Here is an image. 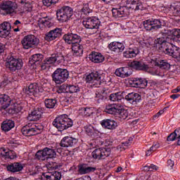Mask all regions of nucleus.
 I'll list each match as a JSON object with an SVG mask.
<instances>
[{
  "label": "nucleus",
  "instance_id": "nucleus-39",
  "mask_svg": "<svg viewBox=\"0 0 180 180\" xmlns=\"http://www.w3.org/2000/svg\"><path fill=\"white\" fill-rule=\"evenodd\" d=\"M22 133L24 136H26L27 137H30L32 136H37V134H36V130H34V127H30L27 125L24 126L22 129Z\"/></svg>",
  "mask_w": 180,
  "mask_h": 180
},
{
  "label": "nucleus",
  "instance_id": "nucleus-29",
  "mask_svg": "<svg viewBox=\"0 0 180 180\" xmlns=\"http://www.w3.org/2000/svg\"><path fill=\"white\" fill-rule=\"evenodd\" d=\"M117 77H120L121 78H127V77H130L131 72L130 69L127 67H122L117 68L115 72Z\"/></svg>",
  "mask_w": 180,
  "mask_h": 180
},
{
  "label": "nucleus",
  "instance_id": "nucleus-54",
  "mask_svg": "<svg viewBox=\"0 0 180 180\" xmlns=\"http://www.w3.org/2000/svg\"><path fill=\"white\" fill-rule=\"evenodd\" d=\"M58 94H68V84H62L58 90Z\"/></svg>",
  "mask_w": 180,
  "mask_h": 180
},
{
  "label": "nucleus",
  "instance_id": "nucleus-43",
  "mask_svg": "<svg viewBox=\"0 0 180 180\" xmlns=\"http://www.w3.org/2000/svg\"><path fill=\"white\" fill-rule=\"evenodd\" d=\"M39 23L41 25H43L44 26H45V27H52V26H54V22L53 21V18H44L43 19H41L39 20Z\"/></svg>",
  "mask_w": 180,
  "mask_h": 180
},
{
  "label": "nucleus",
  "instance_id": "nucleus-16",
  "mask_svg": "<svg viewBox=\"0 0 180 180\" xmlns=\"http://www.w3.org/2000/svg\"><path fill=\"white\" fill-rule=\"evenodd\" d=\"M164 54L170 56L173 58H180V49L176 46H172L171 47H165L163 49Z\"/></svg>",
  "mask_w": 180,
  "mask_h": 180
},
{
  "label": "nucleus",
  "instance_id": "nucleus-19",
  "mask_svg": "<svg viewBox=\"0 0 180 180\" xmlns=\"http://www.w3.org/2000/svg\"><path fill=\"white\" fill-rule=\"evenodd\" d=\"M124 99L131 105H137L141 102V96L139 93L131 92L126 95Z\"/></svg>",
  "mask_w": 180,
  "mask_h": 180
},
{
  "label": "nucleus",
  "instance_id": "nucleus-1",
  "mask_svg": "<svg viewBox=\"0 0 180 180\" xmlns=\"http://www.w3.org/2000/svg\"><path fill=\"white\" fill-rule=\"evenodd\" d=\"M54 127H56L60 131L67 130L70 127H72L73 122L71 118L68 117L67 115H61L57 117L52 123Z\"/></svg>",
  "mask_w": 180,
  "mask_h": 180
},
{
  "label": "nucleus",
  "instance_id": "nucleus-9",
  "mask_svg": "<svg viewBox=\"0 0 180 180\" xmlns=\"http://www.w3.org/2000/svg\"><path fill=\"white\" fill-rule=\"evenodd\" d=\"M162 34H165V37H169L172 41L174 43H180V30L173 29L168 30V28L165 29L161 31Z\"/></svg>",
  "mask_w": 180,
  "mask_h": 180
},
{
  "label": "nucleus",
  "instance_id": "nucleus-49",
  "mask_svg": "<svg viewBox=\"0 0 180 180\" xmlns=\"http://www.w3.org/2000/svg\"><path fill=\"white\" fill-rule=\"evenodd\" d=\"M159 67L162 70H169L171 65L167 60H162L159 63Z\"/></svg>",
  "mask_w": 180,
  "mask_h": 180
},
{
  "label": "nucleus",
  "instance_id": "nucleus-20",
  "mask_svg": "<svg viewBox=\"0 0 180 180\" xmlns=\"http://www.w3.org/2000/svg\"><path fill=\"white\" fill-rule=\"evenodd\" d=\"M129 67L136 71H148V65L141 60H134L129 63Z\"/></svg>",
  "mask_w": 180,
  "mask_h": 180
},
{
  "label": "nucleus",
  "instance_id": "nucleus-18",
  "mask_svg": "<svg viewBox=\"0 0 180 180\" xmlns=\"http://www.w3.org/2000/svg\"><path fill=\"white\" fill-rule=\"evenodd\" d=\"M11 30L12 25H11L9 22H4L0 24V37L6 39V37L11 34Z\"/></svg>",
  "mask_w": 180,
  "mask_h": 180
},
{
  "label": "nucleus",
  "instance_id": "nucleus-14",
  "mask_svg": "<svg viewBox=\"0 0 180 180\" xmlns=\"http://www.w3.org/2000/svg\"><path fill=\"white\" fill-rule=\"evenodd\" d=\"M63 39L65 41V43L71 44V46L78 44L82 41L81 36L74 33H68L63 36Z\"/></svg>",
  "mask_w": 180,
  "mask_h": 180
},
{
  "label": "nucleus",
  "instance_id": "nucleus-62",
  "mask_svg": "<svg viewBox=\"0 0 180 180\" xmlns=\"http://www.w3.org/2000/svg\"><path fill=\"white\" fill-rule=\"evenodd\" d=\"M162 113H164V110H160L157 114H155V115L153 116V117H154V118L160 117V116L162 115Z\"/></svg>",
  "mask_w": 180,
  "mask_h": 180
},
{
  "label": "nucleus",
  "instance_id": "nucleus-11",
  "mask_svg": "<svg viewBox=\"0 0 180 180\" xmlns=\"http://www.w3.org/2000/svg\"><path fill=\"white\" fill-rule=\"evenodd\" d=\"M6 65L10 71L15 72L16 70H20L23 67V61L20 58L11 57L6 62Z\"/></svg>",
  "mask_w": 180,
  "mask_h": 180
},
{
  "label": "nucleus",
  "instance_id": "nucleus-51",
  "mask_svg": "<svg viewBox=\"0 0 180 180\" xmlns=\"http://www.w3.org/2000/svg\"><path fill=\"white\" fill-rule=\"evenodd\" d=\"M95 101L98 103H102V102H104V101H106V96H103V94H96L95 97Z\"/></svg>",
  "mask_w": 180,
  "mask_h": 180
},
{
  "label": "nucleus",
  "instance_id": "nucleus-33",
  "mask_svg": "<svg viewBox=\"0 0 180 180\" xmlns=\"http://www.w3.org/2000/svg\"><path fill=\"white\" fill-rule=\"evenodd\" d=\"M43 58H44L43 54L36 53L30 57L29 63L31 65H39L43 61Z\"/></svg>",
  "mask_w": 180,
  "mask_h": 180
},
{
  "label": "nucleus",
  "instance_id": "nucleus-10",
  "mask_svg": "<svg viewBox=\"0 0 180 180\" xmlns=\"http://www.w3.org/2000/svg\"><path fill=\"white\" fill-rule=\"evenodd\" d=\"M174 41H171L169 37H159L154 41V45L158 47L159 46V51L160 53H165L164 49L166 47H169L168 45L174 44Z\"/></svg>",
  "mask_w": 180,
  "mask_h": 180
},
{
  "label": "nucleus",
  "instance_id": "nucleus-47",
  "mask_svg": "<svg viewBox=\"0 0 180 180\" xmlns=\"http://www.w3.org/2000/svg\"><path fill=\"white\" fill-rule=\"evenodd\" d=\"M81 113L82 116H84L85 117H89V116L94 113V111L89 108H83L81 110Z\"/></svg>",
  "mask_w": 180,
  "mask_h": 180
},
{
  "label": "nucleus",
  "instance_id": "nucleus-7",
  "mask_svg": "<svg viewBox=\"0 0 180 180\" xmlns=\"http://www.w3.org/2000/svg\"><path fill=\"white\" fill-rule=\"evenodd\" d=\"M23 49L25 50H29V49H34L39 46L40 41L36 36L33 34H30L24 37L21 41Z\"/></svg>",
  "mask_w": 180,
  "mask_h": 180
},
{
  "label": "nucleus",
  "instance_id": "nucleus-45",
  "mask_svg": "<svg viewBox=\"0 0 180 180\" xmlns=\"http://www.w3.org/2000/svg\"><path fill=\"white\" fill-rule=\"evenodd\" d=\"M61 167H63V165L57 162H49L46 164V167L48 168L49 171H54L58 169V168H61Z\"/></svg>",
  "mask_w": 180,
  "mask_h": 180
},
{
  "label": "nucleus",
  "instance_id": "nucleus-37",
  "mask_svg": "<svg viewBox=\"0 0 180 180\" xmlns=\"http://www.w3.org/2000/svg\"><path fill=\"white\" fill-rule=\"evenodd\" d=\"M15 127V122L12 120H6L1 123V129L3 131H9Z\"/></svg>",
  "mask_w": 180,
  "mask_h": 180
},
{
  "label": "nucleus",
  "instance_id": "nucleus-64",
  "mask_svg": "<svg viewBox=\"0 0 180 180\" xmlns=\"http://www.w3.org/2000/svg\"><path fill=\"white\" fill-rule=\"evenodd\" d=\"M5 180H19V179L16 178V177H8L7 179H6Z\"/></svg>",
  "mask_w": 180,
  "mask_h": 180
},
{
  "label": "nucleus",
  "instance_id": "nucleus-41",
  "mask_svg": "<svg viewBox=\"0 0 180 180\" xmlns=\"http://www.w3.org/2000/svg\"><path fill=\"white\" fill-rule=\"evenodd\" d=\"M37 92H39V84L37 83L30 84L26 90V94L30 96L35 95Z\"/></svg>",
  "mask_w": 180,
  "mask_h": 180
},
{
  "label": "nucleus",
  "instance_id": "nucleus-12",
  "mask_svg": "<svg viewBox=\"0 0 180 180\" xmlns=\"http://www.w3.org/2000/svg\"><path fill=\"white\" fill-rule=\"evenodd\" d=\"M82 24L86 29H98L101 25V21L96 17H89L85 18L83 20Z\"/></svg>",
  "mask_w": 180,
  "mask_h": 180
},
{
  "label": "nucleus",
  "instance_id": "nucleus-24",
  "mask_svg": "<svg viewBox=\"0 0 180 180\" xmlns=\"http://www.w3.org/2000/svg\"><path fill=\"white\" fill-rule=\"evenodd\" d=\"M108 49L117 54H120L124 50V45L120 42L113 41L108 44Z\"/></svg>",
  "mask_w": 180,
  "mask_h": 180
},
{
  "label": "nucleus",
  "instance_id": "nucleus-3",
  "mask_svg": "<svg viewBox=\"0 0 180 180\" xmlns=\"http://www.w3.org/2000/svg\"><path fill=\"white\" fill-rule=\"evenodd\" d=\"M37 160L39 161H49L51 158H56L57 157V153L56 150L46 147L42 150H39L35 154Z\"/></svg>",
  "mask_w": 180,
  "mask_h": 180
},
{
  "label": "nucleus",
  "instance_id": "nucleus-57",
  "mask_svg": "<svg viewBox=\"0 0 180 180\" xmlns=\"http://www.w3.org/2000/svg\"><path fill=\"white\" fill-rule=\"evenodd\" d=\"M176 136H175V134L172 132L167 136V141H175L176 140Z\"/></svg>",
  "mask_w": 180,
  "mask_h": 180
},
{
  "label": "nucleus",
  "instance_id": "nucleus-31",
  "mask_svg": "<svg viewBox=\"0 0 180 180\" xmlns=\"http://www.w3.org/2000/svg\"><path fill=\"white\" fill-rule=\"evenodd\" d=\"M127 4L130 5V8L134 11H143L144 9L143 3L140 0H127Z\"/></svg>",
  "mask_w": 180,
  "mask_h": 180
},
{
  "label": "nucleus",
  "instance_id": "nucleus-63",
  "mask_svg": "<svg viewBox=\"0 0 180 180\" xmlns=\"http://www.w3.org/2000/svg\"><path fill=\"white\" fill-rule=\"evenodd\" d=\"M179 96L180 94H172V96H170V98H172V99H178Z\"/></svg>",
  "mask_w": 180,
  "mask_h": 180
},
{
  "label": "nucleus",
  "instance_id": "nucleus-36",
  "mask_svg": "<svg viewBox=\"0 0 180 180\" xmlns=\"http://www.w3.org/2000/svg\"><path fill=\"white\" fill-rule=\"evenodd\" d=\"M119 106L117 104H110L105 106V112L108 113L109 115H115V116L117 115V112H119Z\"/></svg>",
  "mask_w": 180,
  "mask_h": 180
},
{
  "label": "nucleus",
  "instance_id": "nucleus-55",
  "mask_svg": "<svg viewBox=\"0 0 180 180\" xmlns=\"http://www.w3.org/2000/svg\"><path fill=\"white\" fill-rule=\"evenodd\" d=\"M20 2V4H24L25 11H26L27 12H30L32 11V4H30V3L25 2L23 0H21Z\"/></svg>",
  "mask_w": 180,
  "mask_h": 180
},
{
  "label": "nucleus",
  "instance_id": "nucleus-25",
  "mask_svg": "<svg viewBox=\"0 0 180 180\" xmlns=\"http://www.w3.org/2000/svg\"><path fill=\"white\" fill-rule=\"evenodd\" d=\"M6 169L8 172H12L13 174L20 172L23 169V164L19 162L10 163L6 165Z\"/></svg>",
  "mask_w": 180,
  "mask_h": 180
},
{
  "label": "nucleus",
  "instance_id": "nucleus-17",
  "mask_svg": "<svg viewBox=\"0 0 180 180\" xmlns=\"http://www.w3.org/2000/svg\"><path fill=\"white\" fill-rule=\"evenodd\" d=\"M148 84V81L143 78L134 77L129 80V85L133 88H144Z\"/></svg>",
  "mask_w": 180,
  "mask_h": 180
},
{
  "label": "nucleus",
  "instance_id": "nucleus-8",
  "mask_svg": "<svg viewBox=\"0 0 180 180\" xmlns=\"http://www.w3.org/2000/svg\"><path fill=\"white\" fill-rule=\"evenodd\" d=\"M0 9L4 11L6 15H12L16 13L18 9V4L13 1H6L0 4Z\"/></svg>",
  "mask_w": 180,
  "mask_h": 180
},
{
  "label": "nucleus",
  "instance_id": "nucleus-2",
  "mask_svg": "<svg viewBox=\"0 0 180 180\" xmlns=\"http://www.w3.org/2000/svg\"><path fill=\"white\" fill-rule=\"evenodd\" d=\"M74 9L68 6H64L56 11V19L60 23H65L72 19Z\"/></svg>",
  "mask_w": 180,
  "mask_h": 180
},
{
  "label": "nucleus",
  "instance_id": "nucleus-59",
  "mask_svg": "<svg viewBox=\"0 0 180 180\" xmlns=\"http://www.w3.org/2000/svg\"><path fill=\"white\" fill-rule=\"evenodd\" d=\"M150 151H155L158 148H160V143H155L150 148Z\"/></svg>",
  "mask_w": 180,
  "mask_h": 180
},
{
  "label": "nucleus",
  "instance_id": "nucleus-60",
  "mask_svg": "<svg viewBox=\"0 0 180 180\" xmlns=\"http://www.w3.org/2000/svg\"><path fill=\"white\" fill-rule=\"evenodd\" d=\"M174 135L176 136V138L179 140L180 139V128L176 129L174 131Z\"/></svg>",
  "mask_w": 180,
  "mask_h": 180
},
{
  "label": "nucleus",
  "instance_id": "nucleus-53",
  "mask_svg": "<svg viewBox=\"0 0 180 180\" xmlns=\"http://www.w3.org/2000/svg\"><path fill=\"white\" fill-rule=\"evenodd\" d=\"M82 12L84 15H89V13L92 12V9L89 8V4H84L83 8H82Z\"/></svg>",
  "mask_w": 180,
  "mask_h": 180
},
{
  "label": "nucleus",
  "instance_id": "nucleus-30",
  "mask_svg": "<svg viewBox=\"0 0 180 180\" xmlns=\"http://www.w3.org/2000/svg\"><path fill=\"white\" fill-rule=\"evenodd\" d=\"M101 124L102 127L108 129L109 130H113L117 127V123L115 122V120L110 119L103 120L101 122Z\"/></svg>",
  "mask_w": 180,
  "mask_h": 180
},
{
  "label": "nucleus",
  "instance_id": "nucleus-44",
  "mask_svg": "<svg viewBox=\"0 0 180 180\" xmlns=\"http://www.w3.org/2000/svg\"><path fill=\"white\" fill-rule=\"evenodd\" d=\"M45 106L48 109H54L57 105V100L53 98H46L44 101Z\"/></svg>",
  "mask_w": 180,
  "mask_h": 180
},
{
  "label": "nucleus",
  "instance_id": "nucleus-34",
  "mask_svg": "<svg viewBox=\"0 0 180 180\" xmlns=\"http://www.w3.org/2000/svg\"><path fill=\"white\" fill-rule=\"evenodd\" d=\"M140 50L139 48L134 47V49H129L123 53L124 57L125 58H134V57L137 56V54H139Z\"/></svg>",
  "mask_w": 180,
  "mask_h": 180
},
{
  "label": "nucleus",
  "instance_id": "nucleus-58",
  "mask_svg": "<svg viewBox=\"0 0 180 180\" xmlns=\"http://www.w3.org/2000/svg\"><path fill=\"white\" fill-rule=\"evenodd\" d=\"M34 129L35 130V131H36L35 133L37 134H40L41 133V130H43V127H41V126H39V127L34 126Z\"/></svg>",
  "mask_w": 180,
  "mask_h": 180
},
{
  "label": "nucleus",
  "instance_id": "nucleus-15",
  "mask_svg": "<svg viewBox=\"0 0 180 180\" xmlns=\"http://www.w3.org/2000/svg\"><path fill=\"white\" fill-rule=\"evenodd\" d=\"M62 33L63 30L61 28L56 27L45 34L44 39L46 41H53V40H56V39L61 37Z\"/></svg>",
  "mask_w": 180,
  "mask_h": 180
},
{
  "label": "nucleus",
  "instance_id": "nucleus-48",
  "mask_svg": "<svg viewBox=\"0 0 180 180\" xmlns=\"http://www.w3.org/2000/svg\"><path fill=\"white\" fill-rule=\"evenodd\" d=\"M81 89L78 85H68V94H77V92H79Z\"/></svg>",
  "mask_w": 180,
  "mask_h": 180
},
{
  "label": "nucleus",
  "instance_id": "nucleus-38",
  "mask_svg": "<svg viewBox=\"0 0 180 180\" xmlns=\"http://www.w3.org/2000/svg\"><path fill=\"white\" fill-rule=\"evenodd\" d=\"M109 99L112 102H120L122 99H124V91L112 93L110 95Z\"/></svg>",
  "mask_w": 180,
  "mask_h": 180
},
{
  "label": "nucleus",
  "instance_id": "nucleus-26",
  "mask_svg": "<svg viewBox=\"0 0 180 180\" xmlns=\"http://www.w3.org/2000/svg\"><path fill=\"white\" fill-rule=\"evenodd\" d=\"M90 61L94 63L95 64H99L105 61V56L99 52L93 51L89 56Z\"/></svg>",
  "mask_w": 180,
  "mask_h": 180
},
{
  "label": "nucleus",
  "instance_id": "nucleus-56",
  "mask_svg": "<svg viewBox=\"0 0 180 180\" xmlns=\"http://www.w3.org/2000/svg\"><path fill=\"white\" fill-rule=\"evenodd\" d=\"M146 171H157L158 169V167L154 165H150L149 167H145Z\"/></svg>",
  "mask_w": 180,
  "mask_h": 180
},
{
  "label": "nucleus",
  "instance_id": "nucleus-50",
  "mask_svg": "<svg viewBox=\"0 0 180 180\" xmlns=\"http://www.w3.org/2000/svg\"><path fill=\"white\" fill-rule=\"evenodd\" d=\"M55 56L56 62L60 64L64 61V56L61 53H53Z\"/></svg>",
  "mask_w": 180,
  "mask_h": 180
},
{
  "label": "nucleus",
  "instance_id": "nucleus-5",
  "mask_svg": "<svg viewBox=\"0 0 180 180\" xmlns=\"http://www.w3.org/2000/svg\"><path fill=\"white\" fill-rule=\"evenodd\" d=\"M70 77V72L67 69L58 68L51 75L52 81L55 84H60L65 82Z\"/></svg>",
  "mask_w": 180,
  "mask_h": 180
},
{
  "label": "nucleus",
  "instance_id": "nucleus-46",
  "mask_svg": "<svg viewBox=\"0 0 180 180\" xmlns=\"http://www.w3.org/2000/svg\"><path fill=\"white\" fill-rule=\"evenodd\" d=\"M84 130L86 134H88V136H89L90 137H94L95 134H96V130L95 129V127H94V126L92 125H88L84 127Z\"/></svg>",
  "mask_w": 180,
  "mask_h": 180
},
{
  "label": "nucleus",
  "instance_id": "nucleus-40",
  "mask_svg": "<svg viewBox=\"0 0 180 180\" xmlns=\"http://www.w3.org/2000/svg\"><path fill=\"white\" fill-rule=\"evenodd\" d=\"M56 56L54 53L51 56V57L45 59L43 63L41 65V70H47V68L50 67L49 64H54L56 63Z\"/></svg>",
  "mask_w": 180,
  "mask_h": 180
},
{
  "label": "nucleus",
  "instance_id": "nucleus-4",
  "mask_svg": "<svg viewBox=\"0 0 180 180\" xmlns=\"http://www.w3.org/2000/svg\"><path fill=\"white\" fill-rule=\"evenodd\" d=\"M165 26V21L160 18H150L143 21V27L148 32L158 30Z\"/></svg>",
  "mask_w": 180,
  "mask_h": 180
},
{
  "label": "nucleus",
  "instance_id": "nucleus-52",
  "mask_svg": "<svg viewBox=\"0 0 180 180\" xmlns=\"http://www.w3.org/2000/svg\"><path fill=\"white\" fill-rule=\"evenodd\" d=\"M59 0H42V4L44 6H51V5H56Z\"/></svg>",
  "mask_w": 180,
  "mask_h": 180
},
{
  "label": "nucleus",
  "instance_id": "nucleus-13",
  "mask_svg": "<svg viewBox=\"0 0 180 180\" xmlns=\"http://www.w3.org/2000/svg\"><path fill=\"white\" fill-rule=\"evenodd\" d=\"M91 155L94 160H105L110 155V149L106 148H100L95 149Z\"/></svg>",
  "mask_w": 180,
  "mask_h": 180
},
{
  "label": "nucleus",
  "instance_id": "nucleus-6",
  "mask_svg": "<svg viewBox=\"0 0 180 180\" xmlns=\"http://www.w3.org/2000/svg\"><path fill=\"white\" fill-rule=\"evenodd\" d=\"M86 82L91 84L90 86L91 88H99V85H101L102 82H103V79H102L101 73L93 72L86 77Z\"/></svg>",
  "mask_w": 180,
  "mask_h": 180
},
{
  "label": "nucleus",
  "instance_id": "nucleus-22",
  "mask_svg": "<svg viewBox=\"0 0 180 180\" xmlns=\"http://www.w3.org/2000/svg\"><path fill=\"white\" fill-rule=\"evenodd\" d=\"M129 15H130V11L127 7L112 9V15L114 18H124L129 16Z\"/></svg>",
  "mask_w": 180,
  "mask_h": 180
},
{
  "label": "nucleus",
  "instance_id": "nucleus-21",
  "mask_svg": "<svg viewBox=\"0 0 180 180\" xmlns=\"http://www.w3.org/2000/svg\"><path fill=\"white\" fill-rule=\"evenodd\" d=\"M78 143V139L71 136H65L60 141V147H75V145Z\"/></svg>",
  "mask_w": 180,
  "mask_h": 180
},
{
  "label": "nucleus",
  "instance_id": "nucleus-42",
  "mask_svg": "<svg viewBox=\"0 0 180 180\" xmlns=\"http://www.w3.org/2000/svg\"><path fill=\"white\" fill-rule=\"evenodd\" d=\"M116 116L120 118V120H126L129 117V111L126 109H122L121 106L118 108Z\"/></svg>",
  "mask_w": 180,
  "mask_h": 180
},
{
  "label": "nucleus",
  "instance_id": "nucleus-61",
  "mask_svg": "<svg viewBox=\"0 0 180 180\" xmlns=\"http://www.w3.org/2000/svg\"><path fill=\"white\" fill-rule=\"evenodd\" d=\"M174 165H175V163L174 162L173 160H167V167L171 168V169L174 167Z\"/></svg>",
  "mask_w": 180,
  "mask_h": 180
},
{
  "label": "nucleus",
  "instance_id": "nucleus-32",
  "mask_svg": "<svg viewBox=\"0 0 180 180\" xmlns=\"http://www.w3.org/2000/svg\"><path fill=\"white\" fill-rule=\"evenodd\" d=\"M71 49L75 57H81L84 54V46L79 43L72 45Z\"/></svg>",
  "mask_w": 180,
  "mask_h": 180
},
{
  "label": "nucleus",
  "instance_id": "nucleus-28",
  "mask_svg": "<svg viewBox=\"0 0 180 180\" xmlns=\"http://www.w3.org/2000/svg\"><path fill=\"white\" fill-rule=\"evenodd\" d=\"M11 102H12V100L11 99V97L6 94H1L0 95V110H2V109H6L9 108L11 105Z\"/></svg>",
  "mask_w": 180,
  "mask_h": 180
},
{
  "label": "nucleus",
  "instance_id": "nucleus-35",
  "mask_svg": "<svg viewBox=\"0 0 180 180\" xmlns=\"http://www.w3.org/2000/svg\"><path fill=\"white\" fill-rule=\"evenodd\" d=\"M78 172L80 175H85L89 174V172H95L96 167H86L85 165H80L78 167Z\"/></svg>",
  "mask_w": 180,
  "mask_h": 180
},
{
  "label": "nucleus",
  "instance_id": "nucleus-27",
  "mask_svg": "<svg viewBox=\"0 0 180 180\" xmlns=\"http://www.w3.org/2000/svg\"><path fill=\"white\" fill-rule=\"evenodd\" d=\"M0 154L5 160H15L18 157L15 151L5 148H0Z\"/></svg>",
  "mask_w": 180,
  "mask_h": 180
},
{
  "label": "nucleus",
  "instance_id": "nucleus-23",
  "mask_svg": "<svg viewBox=\"0 0 180 180\" xmlns=\"http://www.w3.org/2000/svg\"><path fill=\"white\" fill-rule=\"evenodd\" d=\"M44 112V110L41 108H36L29 114L27 120L30 122H37V120L41 117V115H43Z\"/></svg>",
  "mask_w": 180,
  "mask_h": 180
}]
</instances>
